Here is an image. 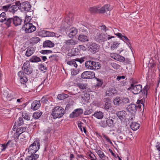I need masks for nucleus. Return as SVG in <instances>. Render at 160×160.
I'll return each instance as SVG.
<instances>
[{"mask_svg": "<svg viewBox=\"0 0 160 160\" xmlns=\"http://www.w3.org/2000/svg\"><path fill=\"white\" fill-rule=\"evenodd\" d=\"M121 39L125 42H129V40L126 36L122 35Z\"/></svg>", "mask_w": 160, "mask_h": 160, "instance_id": "obj_50", "label": "nucleus"}, {"mask_svg": "<svg viewBox=\"0 0 160 160\" xmlns=\"http://www.w3.org/2000/svg\"><path fill=\"white\" fill-rule=\"evenodd\" d=\"M14 93L8 90H5L3 93V95L4 98H6L8 101H11L12 99H13Z\"/></svg>", "mask_w": 160, "mask_h": 160, "instance_id": "obj_9", "label": "nucleus"}, {"mask_svg": "<svg viewBox=\"0 0 160 160\" xmlns=\"http://www.w3.org/2000/svg\"><path fill=\"white\" fill-rule=\"evenodd\" d=\"M35 50L33 47L29 48L27 50L25 54V55L28 57L31 56L34 52Z\"/></svg>", "mask_w": 160, "mask_h": 160, "instance_id": "obj_21", "label": "nucleus"}, {"mask_svg": "<svg viewBox=\"0 0 160 160\" xmlns=\"http://www.w3.org/2000/svg\"><path fill=\"white\" fill-rule=\"evenodd\" d=\"M68 95L65 94H61L58 95L57 98L59 100H63L68 97Z\"/></svg>", "mask_w": 160, "mask_h": 160, "instance_id": "obj_37", "label": "nucleus"}, {"mask_svg": "<svg viewBox=\"0 0 160 160\" xmlns=\"http://www.w3.org/2000/svg\"><path fill=\"white\" fill-rule=\"evenodd\" d=\"M100 158L102 160H107L108 158V157L104 154L102 155V156Z\"/></svg>", "mask_w": 160, "mask_h": 160, "instance_id": "obj_62", "label": "nucleus"}, {"mask_svg": "<svg viewBox=\"0 0 160 160\" xmlns=\"http://www.w3.org/2000/svg\"><path fill=\"white\" fill-rule=\"evenodd\" d=\"M78 48V49L80 51H85L86 50V47L82 45H79Z\"/></svg>", "mask_w": 160, "mask_h": 160, "instance_id": "obj_49", "label": "nucleus"}, {"mask_svg": "<svg viewBox=\"0 0 160 160\" xmlns=\"http://www.w3.org/2000/svg\"><path fill=\"white\" fill-rule=\"evenodd\" d=\"M93 116L98 119H101L103 118V113L101 111L96 112L93 114Z\"/></svg>", "mask_w": 160, "mask_h": 160, "instance_id": "obj_24", "label": "nucleus"}, {"mask_svg": "<svg viewBox=\"0 0 160 160\" xmlns=\"http://www.w3.org/2000/svg\"><path fill=\"white\" fill-rule=\"evenodd\" d=\"M77 86L80 88L82 89H86V85L82 83H79L77 84Z\"/></svg>", "mask_w": 160, "mask_h": 160, "instance_id": "obj_48", "label": "nucleus"}, {"mask_svg": "<svg viewBox=\"0 0 160 160\" xmlns=\"http://www.w3.org/2000/svg\"><path fill=\"white\" fill-rule=\"evenodd\" d=\"M40 52L43 54H47L48 53L52 52V51L48 50H42Z\"/></svg>", "mask_w": 160, "mask_h": 160, "instance_id": "obj_52", "label": "nucleus"}, {"mask_svg": "<svg viewBox=\"0 0 160 160\" xmlns=\"http://www.w3.org/2000/svg\"><path fill=\"white\" fill-rule=\"evenodd\" d=\"M64 113V110L61 107H56L52 111V115L54 119L60 118Z\"/></svg>", "mask_w": 160, "mask_h": 160, "instance_id": "obj_1", "label": "nucleus"}, {"mask_svg": "<svg viewBox=\"0 0 160 160\" xmlns=\"http://www.w3.org/2000/svg\"><path fill=\"white\" fill-rule=\"evenodd\" d=\"M39 157L38 155L37 154H31V155L28 156L25 160H35L37 159Z\"/></svg>", "mask_w": 160, "mask_h": 160, "instance_id": "obj_29", "label": "nucleus"}, {"mask_svg": "<svg viewBox=\"0 0 160 160\" xmlns=\"http://www.w3.org/2000/svg\"><path fill=\"white\" fill-rule=\"evenodd\" d=\"M78 41L74 40L72 39L66 40L65 43L67 45H75L78 43Z\"/></svg>", "mask_w": 160, "mask_h": 160, "instance_id": "obj_23", "label": "nucleus"}, {"mask_svg": "<svg viewBox=\"0 0 160 160\" xmlns=\"http://www.w3.org/2000/svg\"><path fill=\"white\" fill-rule=\"evenodd\" d=\"M39 36L42 37H52L55 36V33L53 32H50L46 30H42L38 32Z\"/></svg>", "mask_w": 160, "mask_h": 160, "instance_id": "obj_8", "label": "nucleus"}, {"mask_svg": "<svg viewBox=\"0 0 160 160\" xmlns=\"http://www.w3.org/2000/svg\"><path fill=\"white\" fill-rule=\"evenodd\" d=\"M83 113V110L82 109H77L74 110L70 115V117L71 118H73L77 117L79 116L80 115Z\"/></svg>", "mask_w": 160, "mask_h": 160, "instance_id": "obj_12", "label": "nucleus"}, {"mask_svg": "<svg viewBox=\"0 0 160 160\" xmlns=\"http://www.w3.org/2000/svg\"><path fill=\"white\" fill-rule=\"evenodd\" d=\"M19 137H21V138H23L25 137V136H23L22 137L17 132L14 134V138L15 139H17Z\"/></svg>", "mask_w": 160, "mask_h": 160, "instance_id": "obj_51", "label": "nucleus"}, {"mask_svg": "<svg viewBox=\"0 0 160 160\" xmlns=\"http://www.w3.org/2000/svg\"><path fill=\"white\" fill-rule=\"evenodd\" d=\"M140 126L139 124L136 122H132L130 125L131 128L133 131L137 130Z\"/></svg>", "mask_w": 160, "mask_h": 160, "instance_id": "obj_25", "label": "nucleus"}, {"mask_svg": "<svg viewBox=\"0 0 160 160\" xmlns=\"http://www.w3.org/2000/svg\"><path fill=\"white\" fill-rule=\"evenodd\" d=\"M136 105L134 104H131L127 108V110L130 112H135L136 111Z\"/></svg>", "mask_w": 160, "mask_h": 160, "instance_id": "obj_20", "label": "nucleus"}, {"mask_svg": "<svg viewBox=\"0 0 160 160\" xmlns=\"http://www.w3.org/2000/svg\"><path fill=\"white\" fill-rule=\"evenodd\" d=\"M148 88V87L147 86H146L144 88V89L143 90V92L144 94H146V95H147V90Z\"/></svg>", "mask_w": 160, "mask_h": 160, "instance_id": "obj_59", "label": "nucleus"}, {"mask_svg": "<svg viewBox=\"0 0 160 160\" xmlns=\"http://www.w3.org/2000/svg\"><path fill=\"white\" fill-rule=\"evenodd\" d=\"M18 7H17L16 5H13L10 7L9 11L12 13H14L18 9Z\"/></svg>", "mask_w": 160, "mask_h": 160, "instance_id": "obj_33", "label": "nucleus"}, {"mask_svg": "<svg viewBox=\"0 0 160 160\" xmlns=\"http://www.w3.org/2000/svg\"><path fill=\"white\" fill-rule=\"evenodd\" d=\"M122 103L127 104L130 103V102L129 99L127 98H121Z\"/></svg>", "mask_w": 160, "mask_h": 160, "instance_id": "obj_45", "label": "nucleus"}, {"mask_svg": "<svg viewBox=\"0 0 160 160\" xmlns=\"http://www.w3.org/2000/svg\"><path fill=\"white\" fill-rule=\"evenodd\" d=\"M25 73L27 74H29L32 72V70L30 66V62L28 61H27L23 64L22 67Z\"/></svg>", "mask_w": 160, "mask_h": 160, "instance_id": "obj_6", "label": "nucleus"}, {"mask_svg": "<svg viewBox=\"0 0 160 160\" xmlns=\"http://www.w3.org/2000/svg\"><path fill=\"white\" fill-rule=\"evenodd\" d=\"M113 123V120L112 119H108L106 121L107 125L109 127L112 126Z\"/></svg>", "mask_w": 160, "mask_h": 160, "instance_id": "obj_43", "label": "nucleus"}, {"mask_svg": "<svg viewBox=\"0 0 160 160\" xmlns=\"http://www.w3.org/2000/svg\"><path fill=\"white\" fill-rule=\"evenodd\" d=\"M77 158L78 160H84L85 159L83 155L79 154L77 155Z\"/></svg>", "mask_w": 160, "mask_h": 160, "instance_id": "obj_54", "label": "nucleus"}, {"mask_svg": "<svg viewBox=\"0 0 160 160\" xmlns=\"http://www.w3.org/2000/svg\"><path fill=\"white\" fill-rule=\"evenodd\" d=\"M125 78V76H118L117 77V80L119 81L121 79H124Z\"/></svg>", "mask_w": 160, "mask_h": 160, "instance_id": "obj_63", "label": "nucleus"}, {"mask_svg": "<svg viewBox=\"0 0 160 160\" xmlns=\"http://www.w3.org/2000/svg\"><path fill=\"white\" fill-rule=\"evenodd\" d=\"M89 11L92 13H95L96 12H98L99 9L96 7H93L90 8Z\"/></svg>", "mask_w": 160, "mask_h": 160, "instance_id": "obj_38", "label": "nucleus"}, {"mask_svg": "<svg viewBox=\"0 0 160 160\" xmlns=\"http://www.w3.org/2000/svg\"><path fill=\"white\" fill-rule=\"evenodd\" d=\"M41 104L40 101H35L31 104V108L34 110L38 109L40 107Z\"/></svg>", "mask_w": 160, "mask_h": 160, "instance_id": "obj_16", "label": "nucleus"}, {"mask_svg": "<svg viewBox=\"0 0 160 160\" xmlns=\"http://www.w3.org/2000/svg\"><path fill=\"white\" fill-rule=\"evenodd\" d=\"M13 18H7V17L5 19L3 23L5 24L8 27H9L11 26L12 23H13Z\"/></svg>", "mask_w": 160, "mask_h": 160, "instance_id": "obj_19", "label": "nucleus"}, {"mask_svg": "<svg viewBox=\"0 0 160 160\" xmlns=\"http://www.w3.org/2000/svg\"><path fill=\"white\" fill-rule=\"evenodd\" d=\"M10 4H8L7 5H5L2 6V9L4 11L7 12L8 10H10Z\"/></svg>", "mask_w": 160, "mask_h": 160, "instance_id": "obj_47", "label": "nucleus"}, {"mask_svg": "<svg viewBox=\"0 0 160 160\" xmlns=\"http://www.w3.org/2000/svg\"><path fill=\"white\" fill-rule=\"evenodd\" d=\"M95 76L94 72L91 71L84 72L81 75V77L84 79H92Z\"/></svg>", "mask_w": 160, "mask_h": 160, "instance_id": "obj_7", "label": "nucleus"}, {"mask_svg": "<svg viewBox=\"0 0 160 160\" xmlns=\"http://www.w3.org/2000/svg\"><path fill=\"white\" fill-rule=\"evenodd\" d=\"M41 61L40 58L36 56H33L29 59V62H38Z\"/></svg>", "mask_w": 160, "mask_h": 160, "instance_id": "obj_27", "label": "nucleus"}, {"mask_svg": "<svg viewBox=\"0 0 160 160\" xmlns=\"http://www.w3.org/2000/svg\"><path fill=\"white\" fill-rule=\"evenodd\" d=\"M26 130V127H22L20 128H18L17 129L16 132L18 133L21 136H23L22 133L25 132Z\"/></svg>", "mask_w": 160, "mask_h": 160, "instance_id": "obj_31", "label": "nucleus"}, {"mask_svg": "<svg viewBox=\"0 0 160 160\" xmlns=\"http://www.w3.org/2000/svg\"><path fill=\"white\" fill-rule=\"evenodd\" d=\"M13 24L15 26H19L21 25L22 20L18 17H15L13 18Z\"/></svg>", "mask_w": 160, "mask_h": 160, "instance_id": "obj_18", "label": "nucleus"}, {"mask_svg": "<svg viewBox=\"0 0 160 160\" xmlns=\"http://www.w3.org/2000/svg\"><path fill=\"white\" fill-rule=\"evenodd\" d=\"M78 32L77 30L74 28H71L70 29V33L69 36L71 38L76 34Z\"/></svg>", "mask_w": 160, "mask_h": 160, "instance_id": "obj_28", "label": "nucleus"}, {"mask_svg": "<svg viewBox=\"0 0 160 160\" xmlns=\"http://www.w3.org/2000/svg\"><path fill=\"white\" fill-rule=\"evenodd\" d=\"M82 98L86 101H88L90 98V95L88 93H84L83 96H82Z\"/></svg>", "mask_w": 160, "mask_h": 160, "instance_id": "obj_41", "label": "nucleus"}, {"mask_svg": "<svg viewBox=\"0 0 160 160\" xmlns=\"http://www.w3.org/2000/svg\"><path fill=\"white\" fill-rule=\"evenodd\" d=\"M97 152L98 154V155L99 156L100 158L101 157L102 155L104 154V153H103V152L102 151H101V150H98L97 151Z\"/></svg>", "mask_w": 160, "mask_h": 160, "instance_id": "obj_61", "label": "nucleus"}, {"mask_svg": "<svg viewBox=\"0 0 160 160\" xmlns=\"http://www.w3.org/2000/svg\"><path fill=\"white\" fill-rule=\"evenodd\" d=\"M90 158L92 160H95L96 159V158L95 155L92 153H91L89 155Z\"/></svg>", "mask_w": 160, "mask_h": 160, "instance_id": "obj_58", "label": "nucleus"}, {"mask_svg": "<svg viewBox=\"0 0 160 160\" xmlns=\"http://www.w3.org/2000/svg\"><path fill=\"white\" fill-rule=\"evenodd\" d=\"M23 29L26 33L32 32L36 30V27L31 23L26 22L23 26Z\"/></svg>", "mask_w": 160, "mask_h": 160, "instance_id": "obj_4", "label": "nucleus"}, {"mask_svg": "<svg viewBox=\"0 0 160 160\" xmlns=\"http://www.w3.org/2000/svg\"><path fill=\"white\" fill-rule=\"evenodd\" d=\"M31 6L29 2L25 1L21 3V8L26 12L29 11L31 8Z\"/></svg>", "mask_w": 160, "mask_h": 160, "instance_id": "obj_10", "label": "nucleus"}, {"mask_svg": "<svg viewBox=\"0 0 160 160\" xmlns=\"http://www.w3.org/2000/svg\"><path fill=\"white\" fill-rule=\"evenodd\" d=\"M78 39L80 41L84 42L88 41V38L86 36L84 35H79L78 37Z\"/></svg>", "mask_w": 160, "mask_h": 160, "instance_id": "obj_26", "label": "nucleus"}, {"mask_svg": "<svg viewBox=\"0 0 160 160\" xmlns=\"http://www.w3.org/2000/svg\"><path fill=\"white\" fill-rule=\"evenodd\" d=\"M67 63L72 66H73L74 67H77L78 65L74 60L69 61L67 62Z\"/></svg>", "mask_w": 160, "mask_h": 160, "instance_id": "obj_40", "label": "nucleus"}, {"mask_svg": "<svg viewBox=\"0 0 160 160\" xmlns=\"http://www.w3.org/2000/svg\"><path fill=\"white\" fill-rule=\"evenodd\" d=\"M18 75L19 77H20V78H22L25 76L23 72L22 71L19 72L18 73Z\"/></svg>", "mask_w": 160, "mask_h": 160, "instance_id": "obj_60", "label": "nucleus"}, {"mask_svg": "<svg viewBox=\"0 0 160 160\" xmlns=\"http://www.w3.org/2000/svg\"><path fill=\"white\" fill-rule=\"evenodd\" d=\"M105 102L104 109L108 110L111 107V100L109 98H105L104 99Z\"/></svg>", "mask_w": 160, "mask_h": 160, "instance_id": "obj_15", "label": "nucleus"}, {"mask_svg": "<svg viewBox=\"0 0 160 160\" xmlns=\"http://www.w3.org/2000/svg\"><path fill=\"white\" fill-rule=\"evenodd\" d=\"M113 102L114 104L116 105H119L122 104L121 98L118 97H117L114 98Z\"/></svg>", "mask_w": 160, "mask_h": 160, "instance_id": "obj_30", "label": "nucleus"}, {"mask_svg": "<svg viewBox=\"0 0 160 160\" xmlns=\"http://www.w3.org/2000/svg\"><path fill=\"white\" fill-rule=\"evenodd\" d=\"M128 89L131 90L134 94H138L142 90V86L140 84L136 85L134 84H131Z\"/></svg>", "mask_w": 160, "mask_h": 160, "instance_id": "obj_5", "label": "nucleus"}, {"mask_svg": "<svg viewBox=\"0 0 160 160\" xmlns=\"http://www.w3.org/2000/svg\"><path fill=\"white\" fill-rule=\"evenodd\" d=\"M85 66L86 68L88 69L95 70L100 68V64L98 62L89 60L85 62Z\"/></svg>", "mask_w": 160, "mask_h": 160, "instance_id": "obj_2", "label": "nucleus"}, {"mask_svg": "<svg viewBox=\"0 0 160 160\" xmlns=\"http://www.w3.org/2000/svg\"><path fill=\"white\" fill-rule=\"evenodd\" d=\"M41 101L43 103H46L48 102V99L46 98L43 97L41 99Z\"/></svg>", "mask_w": 160, "mask_h": 160, "instance_id": "obj_64", "label": "nucleus"}, {"mask_svg": "<svg viewBox=\"0 0 160 160\" xmlns=\"http://www.w3.org/2000/svg\"><path fill=\"white\" fill-rule=\"evenodd\" d=\"M40 40V39L38 37H35L30 39V41L33 43H36Z\"/></svg>", "mask_w": 160, "mask_h": 160, "instance_id": "obj_39", "label": "nucleus"}, {"mask_svg": "<svg viewBox=\"0 0 160 160\" xmlns=\"http://www.w3.org/2000/svg\"><path fill=\"white\" fill-rule=\"evenodd\" d=\"M22 116L23 118L27 120H29L30 119V116L27 113H23L22 114Z\"/></svg>", "mask_w": 160, "mask_h": 160, "instance_id": "obj_42", "label": "nucleus"}, {"mask_svg": "<svg viewBox=\"0 0 160 160\" xmlns=\"http://www.w3.org/2000/svg\"><path fill=\"white\" fill-rule=\"evenodd\" d=\"M54 44L50 40H46L43 43V47H45L52 48L54 46Z\"/></svg>", "mask_w": 160, "mask_h": 160, "instance_id": "obj_22", "label": "nucleus"}, {"mask_svg": "<svg viewBox=\"0 0 160 160\" xmlns=\"http://www.w3.org/2000/svg\"><path fill=\"white\" fill-rule=\"evenodd\" d=\"M120 43L118 42H114L111 47V48L112 50H114L118 47Z\"/></svg>", "mask_w": 160, "mask_h": 160, "instance_id": "obj_35", "label": "nucleus"}, {"mask_svg": "<svg viewBox=\"0 0 160 160\" xmlns=\"http://www.w3.org/2000/svg\"><path fill=\"white\" fill-rule=\"evenodd\" d=\"M20 79L21 83L23 84L26 83L28 81V79L25 76L22 78H20Z\"/></svg>", "mask_w": 160, "mask_h": 160, "instance_id": "obj_46", "label": "nucleus"}, {"mask_svg": "<svg viewBox=\"0 0 160 160\" xmlns=\"http://www.w3.org/2000/svg\"><path fill=\"white\" fill-rule=\"evenodd\" d=\"M116 114L118 117L121 121L125 119L126 118V113L125 111H118L117 112Z\"/></svg>", "mask_w": 160, "mask_h": 160, "instance_id": "obj_13", "label": "nucleus"}, {"mask_svg": "<svg viewBox=\"0 0 160 160\" xmlns=\"http://www.w3.org/2000/svg\"><path fill=\"white\" fill-rule=\"evenodd\" d=\"M7 18L6 13L5 12H2L0 14V22L3 23Z\"/></svg>", "mask_w": 160, "mask_h": 160, "instance_id": "obj_32", "label": "nucleus"}, {"mask_svg": "<svg viewBox=\"0 0 160 160\" xmlns=\"http://www.w3.org/2000/svg\"><path fill=\"white\" fill-rule=\"evenodd\" d=\"M106 96H112L110 88H109L106 91Z\"/></svg>", "mask_w": 160, "mask_h": 160, "instance_id": "obj_55", "label": "nucleus"}, {"mask_svg": "<svg viewBox=\"0 0 160 160\" xmlns=\"http://www.w3.org/2000/svg\"><path fill=\"white\" fill-rule=\"evenodd\" d=\"M11 142L10 141H9L6 144H2V146L3 147V148L2 149V150L3 151L5 149L7 146H8L10 142Z\"/></svg>", "mask_w": 160, "mask_h": 160, "instance_id": "obj_53", "label": "nucleus"}, {"mask_svg": "<svg viewBox=\"0 0 160 160\" xmlns=\"http://www.w3.org/2000/svg\"><path fill=\"white\" fill-rule=\"evenodd\" d=\"M99 46L95 43L90 44V45L88 47L90 51L93 53H95L98 52L99 50Z\"/></svg>", "mask_w": 160, "mask_h": 160, "instance_id": "obj_11", "label": "nucleus"}, {"mask_svg": "<svg viewBox=\"0 0 160 160\" xmlns=\"http://www.w3.org/2000/svg\"><path fill=\"white\" fill-rule=\"evenodd\" d=\"M95 38L98 41L103 40L107 38L106 35L102 32H98L95 35Z\"/></svg>", "mask_w": 160, "mask_h": 160, "instance_id": "obj_14", "label": "nucleus"}, {"mask_svg": "<svg viewBox=\"0 0 160 160\" xmlns=\"http://www.w3.org/2000/svg\"><path fill=\"white\" fill-rule=\"evenodd\" d=\"M110 10L111 9L109 8V5L108 4H106L100 9H99V11H98L99 13H103Z\"/></svg>", "mask_w": 160, "mask_h": 160, "instance_id": "obj_17", "label": "nucleus"}, {"mask_svg": "<svg viewBox=\"0 0 160 160\" xmlns=\"http://www.w3.org/2000/svg\"><path fill=\"white\" fill-rule=\"evenodd\" d=\"M40 145L39 142L35 141L29 147L28 152L31 154H34L39 149Z\"/></svg>", "mask_w": 160, "mask_h": 160, "instance_id": "obj_3", "label": "nucleus"}, {"mask_svg": "<svg viewBox=\"0 0 160 160\" xmlns=\"http://www.w3.org/2000/svg\"><path fill=\"white\" fill-rule=\"evenodd\" d=\"M23 121L22 118L20 117L18 118V120L15 122V125L20 126L23 125Z\"/></svg>", "mask_w": 160, "mask_h": 160, "instance_id": "obj_34", "label": "nucleus"}, {"mask_svg": "<svg viewBox=\"0 0 160 160\" xmlns=\"http://www.w3.org/2000/svg\"><path fill=\"white\" fill-rule=\"evenodd\" d=\"M117 60L120 62H123L125 60V58L122 56L118 55L116 57Z\"/></svg>", "mask_w": 160, "mask_h": 160, "instance_id": "obj_44", "label": "nucleus"}, {"mask_svg": "<svg viewBox=\"0 0 160 160\" xmlns=\"http://www.w3.org/2000/svg\"><path fill=\"white\" fill-rule=\"evenodd\" d=\"M31 20V17L30 16H26L25 20V22H29Z\"/></svg>", "mask_w": 160, "mask_h": 160, "instance_id": "obj_56", "label": "nucleus"}, {"mask_svg": "<svg viewBox=\"0 0 160 160\" xmlns=\"http://www.w3.org/2000/svg\"><path fill=\"white\" fill-rule=\"evenodd\" d=\"M117 133L118 135V136H120V138H122V133L121 131L119 129L117 130Z\"/></svg>", "mask_w": 160, "mask_h": 160, "instance_id": "obj_57", "label": "nucleus"}, {"mask_svg": "<svg viewBox=\"0 0 160 160\" xmlns=\"http://www.w3.org/2000/svg\"><path fill=\"white\" fill-rule=\"evenodd\" d=\"M42 114L41 112H35L33 114V117L35 119H38L39 118Z\"/></svg>", "mask_w": 160, "mask_h": 160, "instance_id": "obj_36", "label": "nucleus"}]
</instances>
